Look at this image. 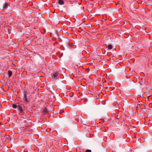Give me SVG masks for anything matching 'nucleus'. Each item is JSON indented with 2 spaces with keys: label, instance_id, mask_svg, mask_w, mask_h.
Segmentation results:
<instances>
[{
  "label": "nucleus",
  "instance_id": "obj_6",
  "mask_svg": "<svg viewBox=\"0 0 152 152\" xmlns=\"http://www.w3.org/2000/svg\"><path fill=\"white\" fill-rule=\"evenodd\" d=\"M8 74L9 77H10L12 74V72L11 70H9L8 71Z\"/></svg>",
  "mask_w": 152,
  "mask_h": 152
},
{
  "label": "nucleus",
  "instance_id": "obj_2",
  "mask_svg": "<svg viewBox=\"0 0 152 152\" xmlns=\"http://www.w3.org/2000/svg\"><path fill=\"white\" fill-rule=\"evenodd\" d=\"M29 96H27V94L26 93H25L24 94V98H23L24 101L25 102L27 103L29 102V100H30Z\"/></svg>",
  "mask_w": 152,
  "mask_h": 152
},
{
  "label": "nucleus",
  "instance_id": "obj_10",
  "mask_svg": "<svg viewBox=\"0 0 152 152\" xmlns=\"http://www.w3.org/2000/svg\"><path fill=\"white\" fill-rule=\"evenodd\" d=\"M56 34L58 36V37L59 36V34H58V31H56Z\"/></svg>",
  "mask_w": 152,
  "mask_h": 152
},
{
  "label": "nucleus",
  "instance_id": "obj_8",
  "mask_svg": "<svg viewBox=\"0 0 152 152\" xmlns=\"http://www.w3.org/2000/svg\"><path fill=\"white\" fill-rule=\"evenodd\" d=\"M107 48L108 49L111 50L112 48V46L111 45H109L107 46Z\"/></svg>",
  "mask_w": 152,
  "mask_h": 152
},
{
  "label": "nucleus",
  "instance_id": "obj_3",
  "mask_svg": "<svg viewBox=\"0 0 152 152\" xmlns=\"http://www.w3.org/2000/svg\"><path fill=\"white\" fill-rule=\"evenodd\" d=\"M58 73L57 72H55L53 73L52 75V78H55L57 77L58 76Z\"/></svg>",
  "mask_w": 152,
  "mask_h": 152
},
{
  "label": "nucleus",
  "instance_id": "obj_1",
  "mask_svg": "<svg viewBox=\"0 0 152 152\" xmlns=\"http://www.w3.org/2000/svg\"><path fill=\"white\" fill-rule=\"evenodd\" d=\"M12 106L14 109L17 108L18 109V111L20 113H23L24 112V110L23 109V107L19 104H12Z\"/></svg>",
  "mask_w": 152,
  "mask_h": 152
},
{
  "label": "nucleus",
  "instance_id": "obj_7",
  "mask_svg": "<svg viewBox=\"0 0 152 152\" xmlns=\"http://www.w3.org/2000/svg\"><path fill=\"white\" fill-rule=\"evenodd\" d=\"M43 114L44 115H47L48 114V111L46 109H45L43 111Z\"/></svg>",
  "mask_w": 152,
  "mask_h": 152
},
{
  "label": "nucleus",
  "instance_id": "obj_4",
  "mask_svg": "<svg viewBox=\"0 0 152 152\" xmlns=\"http://www.w3.org/2000/svg\"><path fill=\"white\" fill-rule=\"evenodd\" d=\"M8 4L7 3L4 4L3 5V9L4 10L7 8L8 7Z\"/></svg>",
  "mask_w": 152,
  "mask_h": 152
},
{
  "label": "nucleus",
  "instance_id": "obj_5",
  "mask_svg": "<svg viewBox=\"0 0 152 152\" xmlns=\"http://www.w3.org/2000/svg\"><path fill=\"white\" fill-rule=\"evenodd\" d=\"M58 2L59 4L60 5H63L64 3V1L63 0H58Z\"/></svg>",
  "mask_w": 152,
  "mask_h": 152
},
{
  "label": "nucleus",
  "instance_id": "obj_9",
  "mask_svg": "<svg viewBox=\"0 0 152 152\" xmlns=\"http://www.w3.org/2000/svg\"><path fill=\"white\" fill-rule=\"evenodd\" d=\"M86 152H91V151L90 150L87 149L86 151Z\"/></svg>",
  "mask_w": 152,
  "mask_h": 152
}]
</instances>
